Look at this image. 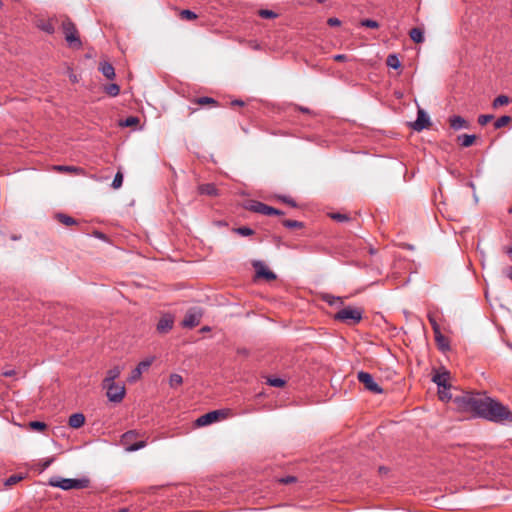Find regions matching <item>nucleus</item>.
<instances>
[{
  "label": "nucleus",
  "instance_id": "f257e3e1",
  "mask_svg": "<svg viewBox=\"0 0 512 512\" xmlns=\"http://www.w3.org/2000/svg\"><path fill=\"white\" fill-rule=\"evenodd\" d=\"M478 416L496 423H512V411L485 395L482 397Z\"/></svg>",
  "mask_w": 512,
  "mask_h": 512
},
{
  "label": "nucleus",
  "instance_id": "f03ea898",
  "mask_svg": "<svg viewBox=\"0 0 512 512\" xmlns=\"http://www.w3.org/2000/svg\"><path fill=\"white\" fill-rule=\"evenodd\" d=\"M483 395L465 393L454 398V403L458 409L463 411H472L478 415Z\"/></svg>",
  "mask_w": 512,
  "mask_h": 512
},
{
  "label": "nucleus",
  "instance_id": "7ed1b4c3",
  "mask_svg": "<svg viewBox=\"0 0 512 512\" xmlns=\"http://www.w3.org/2000/svg\"><path fill=\"white\" fill-rule=\"evenodd\" d=\"M49 484L53 487H58L63 490L82 489L87 487L88 480L53 477L49 480Z\"/></svg>",
  "mask_w": 512,
  "mask_h": 512
},
{
  "label": "nucleus",
  "instance_id": "20e7f679",
  "mask_svg": "<svg viewBox=\"0 0 512 512\" xmlns=\"http://www.w3.org/2000/svg\"><path fill=\"white\" fill-rule=\"evenodd\" d=\"M62 30L65 35V40L70 47L80 48L82 46L77 29L70 19H65L62 22Z\"/></svg>",
  "mask_w": 512,
  "mask_h": 512
},
{
  "label": "nucleus",
  "instance_id": "39448f33",
  "mask_svg": "<svg viewBox=\"0 0 512 512\" xmlns=\"http://www.w3.org/2000/svg\"><path fill=\"white\" fill-rule=\"evenodd\" d=\"M137 432L134 430H130L125 432L121 436V444L125 446V449L127 452H135L138 451L146 446V441H138V442H132L137 437Z\"/></svg>",
  "mask_w": 512,
  "mask_h": 512
},
{
  "label": "nucleus",
  "instance_id": "423d86ee",
  "mask_svg": "<svg viewBox=\"0 0 512 512\" xmlns=\"http://www.w3.org/2000/svg\"><path fill=\"white\" fill-rule=\"evenodd\" d=\"M103 388L106 389L107 397L111 402L119 403L125 396V387L115 382L103 384Z\"/></svg>",
  "mask_w": 512,
  "mask_h": 512
},
{
  "label": "nucleus",
  "instance_id": "0eeeda50",
  "mask_svg": "<svg viewBox=\"0 0 512 512\" xmlns=\"http://www.w3.org/2000/svg\"><path fill=\"white\" fill-rule=\"evenodd\" d=\"M358 381L364 388L372 393L379 394L382 392L379 384L374 380L373 376L367 372L360 371L357 374Z\"/></svg>",
  "mask_w": 512,
  "mask_h": 512
},
{
  "label": "nucleus",
  "instance_id": "6e6552de",
  "mask_svg": "<svg viewBox=\"0 0 512 512\" xmlns=\"http://www.w3.org/2000/svg\"><path fill=\"white\" fill-rule=\"evenodd\" d=\"M203 316L202 310L198 307L189 309L182 321V326L185 328L196 327Z\"/></svg>",
  "mask_w": 512,
  "mask_h": 512
},
{
  "label": "nucleus",
  "instance_id": "1a4fd4ad",
  "mask_svg": "<svg viewBox=\"0 0 512 512\" xmlns=\"http://www.w3.org/2000/svg\"><path fill=\"white\" fill-rule=\"evenodd\" d=\"M226 412L224 410H213L204 415H201L196 420V425L203 427L216 422L220 417H225Z\"/></svg>",
  "mask_w": 512,
  "mask_h": 512
},
{
  "label": "nucleus",
  "instance_id": "9d476101",
  "mask_svg": "<svg viewBox=\"0 0 512 512\" xmlns=\"http://www.w3.org/2000/svg\"><path fill=\"white\" fill-rule=\"evenodd\" d=\"M249 210L263 215H283L284 213L274 207L268 206L260 201H252Z\"/></svg>",
  "mask_w": 512,
  "mask_h": 512
},
{
  "label": "nucleus",
  "instance_id": "9b49d317",
  "mask_svg": "<svg viewBox=\"0 0 512 512\" xmlns=\"http://www.w3.org/2000/svg\"><path fill=\"white\" fill-rule=\"evenodd\" d=\"M431 121L429 115L421 108L417 111V119L411 124L413 130L420 132L423 129L429 128Z\"/></svg>",
  "mask_w": 512,
  "mask_h": 512
},
{
  "label": "nucleus",
  "instance_id": "f8f14e48",
  "mask_svg": "<svg viewBox=\"0 0 512 512\" xmlns=\"http://www.w3.org/2000/svg\"><path fill=\"white\" fill-rule=\"evenodd\" d=\"M152 364V359H146V360H143L141 361L135 369L132 370L130 376H129V381L130 382H134L136 380H138L141 376V374L143 373V371L147 370Z\"/></svg>",
  "mask_w": 512,
  "mask_h": 512
},
{
  "label": "nucleus",
  "instance_id": "ddd939ff",
  "mask_svg": "<svg viewBox=\"0 0 512 512\" xmlns=\"http://www.w3.org/2000/svg\"><path fill=\"white\" fill-rule=\"evenodd\" d=\"M450 373L448 371L437 372L432 380L438 385V388L450 387Z\"/></svg>",
  "mask_w": 512,
  "mask_h": 512
},
{
  "label": "nucleus",
  "instance_id": "4468645a",
  "mask_svg": "<svg viewBox=\"0 0 512 512\" xmlns=\"http://www.w3.org/2000/svg\"><path fill=\"white\" fill-rule=\"evenodd\" d=\"M256 268V274L257 277L265 278L267 280H274L276 279V275L274 272L270 271L267 267H265L261 262L255 263Z\"/></svg>",
  "mask_w": 512,
  "mask_h": 512
},
{
  "label": "nucleus",
  "instance_id": "2eb2a0df",
  "mask_svg": "<svg viewBox=\"0 0 512 512\" xmlns=\"http://www.w3.org/2000/svg\"><path fill=\"white\" fill-rule=\"evenodd\" d=\"M173 323V318L170 315H165L159 320L157 324V331L159 333H166L172 329Z\"/></svg>",
  "mask_w": 512,
  "mask_h": 512
},
{
  "label": "nucleus",
  "instance_id": "dca6fc26",
  "mask_svg": "<svg viewBox=\"0 0 512 512\" xmlns=\"http://www.w3.org/2000/svg\"><path fill=\"white\" fill-rule=\"evenodd\" d=\"M450 127L454 130H460L462 128H469V122L461 116H452L449 118Z\"/></svg>",
  "mask_w": 512,
  "mask_h": 512
},
{
  "label": "nucleus",
  "instance_id": "f3484780",
  "mask_svg": "<svg viewBox=\"0 0 512 512\" xmlns=\"http://www.w3.org/2000/svg\"><path fill=\"white\" fill-rule=\"evenodd\" d=\"M99 71L107 78L113 79L115 77V69L109 62H100Z\"/></svg>",
  "mask_w": 512,
  "mask_h": 512
},
{
  "label": "nucleus",
  "instance_id": "a211bd4d",
  "mask_svg": "<svg viewBox=\"0 0 512 512\" xmlns=\"http://www.w3.org/2000/svg\"><path fill=\"white\" fill-rule=\"evenodd\" d=\"M85 423V416L82 413H74L69 417L68 424L72 428H80Z\"/></svg>",
  "mask_w": 512,
  "mask_h": 512
},
{
  "label": "nucleus",
  "instance_id": "6ab92c4d",
  "mask_svg": "<svg viewBox=\"0 0 512 512\" xmlns=\"http://www.w3.org/2000/svg\"><path fill=\"white\" fill-rule=\"evenodd\" d=\"M199 193L203 195H209V196H217L218 190L216 186L213 183H206L202 184L198 188Z\"/></svg>",
  "mask_w": 512,
  "mask_h": 512
},
{
  "label": "nucleus",
  "instance_id": "aec40b11",
  "mask_svg": "<svg viewBox=\"0 0 512 512\" xmlns=\"http://www.w3.org/2000/svg\"><path fill=\"white\" fill-rule=\"evenodd\" d=\"M121 374V368L119 366H114L113 368L107 371V375L103 380V384L112 383L116 378H118Z\"/></svg>",
  "mask_w": 512,
  "mask_h": 512
},
{
  "label": "nucleus",
  "instance_id": "412c9836",
  "mask_svg": "<svg viewBox=\"0 0 512 512\" xmlns=\"http://www.w3.org/2000/svg\"><path fill=\"white\" fill-rule=\"evenodd\" d=\"M409 36L415 43H422L424 41V32L421 28L415 27L411 29Z\"/></svg>",
  "mask_w": 512,
  "mask_h": 512
},
{
  "label": "nucleus",
  "instance_id": "4be33fe9",
  "mask_svg": "<svg viewBox=\"0 0 512 512\" xmlns=\"http://www.w3.org/2000/svg\"><path fill=\"white\" fill-rule=\"evenodd\" d=\"M457 140L460 141L461 146L470 147L474 144V142L476 140V136L463 134V135L458 136Z\"/></svg>",
  "mask_w": 512,
  "mask_h": 512
},
{
  "label": "nucleus",
  "instance_id": "5701e85b",
  "mask_svg": "<svg viewBox=\"0 0 512 512\" xmlns=\"http://www.w3.org/2000/svg\"><path fill=\"white\" fill-rule=\"evenodd\" d=\"M56 218L60 223L66 225V226H71V225L76 224V220L74 218H72L71 216H68L66 214H63V213H58L56 215Z\"/></svg>",
  "mask_w": 512,
  "mask_h": 512
},
{
  "label": "nucleus",
  "instance_id": "b1692460",
  "mask_svg": "<svg viewBox=\"0 0 512 512\" xmlns=\"http://www.w3.org/2000/svg\"><path fill=\"white\" fill-rule=\"evenodd\" d=\"M56 171L68 173H81L82 169L76 166L57 165L54 167Z\"/></svg>",
  "mask_w": 512,
  "mask_h": 512
},
{
  "label": "nucleus",
  "instance_id": "393cba45",
  "mask_svg": "<svg viewBox=\"0 0 512 512\" xmlns=\"http://www.w3.org/2000/svg\"><path fill=\"white\" fill-rule=\"evenodd\" d=\"M386 64L388 67L393 68V69H398L401 67L400 60L398 59V57L395 54L388 55V57L386 59Z\"/></svg>",
  "mask_w": 512,
  "mask_h": 512
},
{
  "label": "nucleus",
  "instance_id": "a878e982",
  "mask_svg": "<svg viewBox=\"0 0 512 512\" xmlns=\"http://www.w3.org/2000/svg\"><path fill=\"white\" fill-rule=\"evenodd\" d=\"M335 318L338 320L352 319V308L346 307V308L342 309L335 315Z\"/></svg>",
  "mask_w": 512,
  "mask_h": 512
},
{
  "label": "nucleus",
  "instance_id": "bb28decb",
  "mask_svg": "<svg viewBox=\"0 0 512 512\" xmlns=\"http://www.w3.org/2000/svg\"><path fill=\"white\" fill-rule=\"evenodd\" d=\"M104 90L109 96L112 97H116L120 93V87L115 83L105 86Z\"/></svg>",
  "mask_w": 512,
  "mask_h": 512
},
{
  "label": "nucleus",
  "instance_id": "cd10ccee",
  "mask_svg": "<svg viewBox=\"0 0 512 512\" xmlns=\"http://www.w3.org/2000/svg\"><path fill=\"white\" fill-rule=\"evenodd\" d=\"M182 383H183V378L181 375L176 374V373H173L170 375V378H169L170 387L176 388V387L180 386Z\"/></svg>",
  "mask_w": 512,
  "mask_h": 512
},
{
  "label": "nucleus",
  "instance_id": "c85d7f7f",
  "mask_svg": "<svg viewBox=\"0 0 512 512\" xmlns=\"http://www.w3.org/2000/svg\"><path fill=\"white\" fill-rule=\"evenodd\" d=\"M512 121V118L510 116L504 115L498 118L495 123L494 127L496 129L502 128L504 126H507Z\"/></svg>",
  "mask_w": 512,
  "mask_h": 512
},
{
  "label": "nucleus",
  "instance_id": "c756f323",
  "mask_svg": "<svg viewBox=\"0 0 512 512\" xmlns=\"http://www.w3.org/2000/svg\"><path fill=\"white\" fill-rule=\"evenodd\" d=\"M510 102L509 98L506 95H499L493 101V107L498 108L500 106L507 105Z\"/></svg>",
  "mask_w": 512,
  "mask_h": 512
},
{
  "label": "nucleus",
  "instance_id": "7c9ffc66",
  "mask_svg": "<svg viewBox=\"0 0 512 512\" xmlns=\"http://www.w3.org/2000/svg\"><path fill=\"white\" fill-rule=\"evenodd\" d=\"M38 27L48 34H53L55 32V27L51 21L41 22Z\"/></svg>",
  "mask_w": 512,
  "mask_h": 512
},
{
  "label": "nucleus",
  "instance_id": "2f4dec72",
  "mask_svg": "<svg viewBox=\"0 0 512 512\" xmlns=\"http://www.w3.org/2000/svg\"><path fill=\"white\" fill-rule=\"evenodd\" d=\"M449 389H450V387L439 388L438 395H439L440 400L448 401L452 398V396L449 392Z\"/></svg>",
  "mask_w": 512,
  "mask_h": 512
},
{
  "label": "nucleus",
  "instance_id": "473e14b6",
  "mask_svg": "<svg viewBox=\"0 0 512 512\" xmlns=\"http://www.w3.org/2000/svg\"><path fill=\"white\" fill-rule=\"evenodd\" d=\"M323 300L325 302H327L331 306L337 305V304L341 303V298L340 297H335V296L330 295V294H325L323 296Z\"/></svg>",
  "mask_w": 512,
  "mask_h": 512
},
{
  "label": "nucleus",
  "instance_id": "72a5a7b5",
  "mask_svg": "<svg viewBox=\"0 0 512 512\" xmlns=\"http://www.w3.org/2000/svg\"><path fill=\"white\" fill-rule=\"evenodd\" d=\"M235 232L241 236H250L254 234L253 229L247 226H241L235 229Z\"/></svg>",
  "mask_w": 512,
  "mask_h": 512
},
{
  "label": "nucleus",
  "instance_id": "f704fd0d",
  "mask_svg": "<svg viewBox=\"0 0 512 512\" xmlns=\"http://www.w3.org/2000/svg\"><path fill=\"white\" fill-rule=\"evenodd\" d=\"M122 183H123V175L121 172H117L112 181V187L114 189H118L122 186Z\"/></svg>",
  "mask_w": 512,
  "mask_h": 512
},
{
  "label": "nucleus",
  "instance_id": "c9c22d12",
  "mask_svg": "<svg viewBox=\"0 0 512 512\" xmlns=\"http://www.w3.org/2000/svg\"><path fill=\"white\" fill-rule=\"evenodd\" d=\"M267 383L273 387H282L284 386L285 381L282 378L272 377L267 379Z\"/></svg>",
  "mask_w": 512,
  "mask_h": 512
},
{
  "label": "nucleus",
  "instance_id": "e433bc0d",
  "mask_svg": "<svg viewBox=\"0 0 512 512\" xmlns=\"http://www.w3.org/2000/svg\"><path fill=\"white\" fill-rule=\"evenodd\" d=\"M283 225L286 227V228H301L303 226V224L299 221H296V220H290V219H286L283 221Z\"/></svg>",
  "mask_w": 512,
  "mask_h": 512
},
{
  "label": "nucleus",
  "instance_id": "4c0bfd02",
  "mask_svg": "<svg viewBox=\"0 0 512 512\" xmlns=\"http://www.w3.org/2000/svg\"><path fill=\"white\" fill-rule=\"evenodd\" d=\"M138 123H139V119L137 117L130 116V117H127L121 123V125L124 126V127H131V126L136 125Z\"/></svg>",
  "mask_w": 512,
  "mask_h": 512
},
{
  "label": "nucleus",
  "instance_id": "58836bf2",
  "mask_svg": "<svg viewBox=\"0 0 512 512\" xmlns=\"http://www.w3.org/2000/svg\"><path fill=\"white\" fill-rule=\"evenodd\" d=\"M196 102L199 104V105H206V104H214L216 105L217 102L215 99L211 98V97H207V96H204V97H199Z\"/></svg>",
  "mask_w": 512,
  "mask_h": 512
},
{
  "label": "nucleus",
  "instance_id": "ea45409f",
  "mask_svg": "<svg viewBox=\"0 0 512 512\" xmlns=\"http://www.w3.org/2000/svg\"><path fill=\"white\" fill-rule=\"evenodd\" d=\"M360 24H361V26L371 28V29H376L379 27V24L377 21L370 20V19L363 20L360 22Z\"/></svg>",
  "mask_w": 512,
  "mask_h": 512
},
{
  "label": "nucleus",
  "instance_id": "a19ab883",
  "mask_svg": "<svg viewBox=\"0 0 512 512\" xmlns=\"http://www.w3.org/2000/svg\"><path fill=\"white\" fill-rule=\"evenodd\" d=\"M259 16L267 19V18H275L277 16V14L272 10L261 9L259 11Z\"/></svg>",
  "mask_w": 512,
  "mask_h": 512
},
{
  "label": "nucleus",
  "instance_id": "79ce46f5",
  "mask_svg": "<svg viewBox=\"0 0 512 512\" xmlns=\"http://www.w3.org/2000/svg\"><path fill=\"white\" fill-rule=\"evenodd\" d=\"M181 17L187 20H194L197 18V15L193 11L186 9L181 11Z\"/></svg>",
  "mask_w": 512,
  "mask_h": 512
},
{
  "label": "nucleus",
  "instance_id": "37998d69",
  "mask_svg": "<svg viewBox=\"0 0 512 512\" xmlns=\"http://www.w3.org/2000/svg\"><path fill=\"white\" fill-rule=\"evenodd\" d=\"M329 216L336 220V221H339V222H344V221H348L349 220V217L348 215L346 214H341V213H330Z\"/></svg>",
  "mask_w": 512,
  "mask_h": 512
},
{
  "label": "nucleus",
  "instance_id": "c03bdc74",
  "mask_svg": "<svg viewBox=\"0 0 512 512\" xmlns=\"http://www.w3.org/2000/svg\"><path fill=\"white\" fill-rule=\"evenodd\" d=\"M30 427L34 430L42 431L46 428V424L40 421H32L30 422Z\"/></svg>",
  "mask_w": 512,
  "mask_h": 512
},
{
  "label": "nucleus",
  "instance_id": "a18cd8bd",
  "mask_svg": "<svg viewBox=\"0 0 512 512\" xmlns=\"http://www.w3.org/2000/svg\"><path fill=\"white\" fill-rule=\"evenodd\" d=\"M22 479L21 476H18V475H12L10 476L6 481H5V485L7 486H11V485H14L16 484L18 481H20Z\"/></svg>",
  "mask_w": 512,
  "mask_h": 512
},
{
  "label": "nucleus",
  "instance_id": "49530a36",
  "mask_svg": "<svg viewBox=\"0 0 512 512\" xmlns=\"http://www.w3.org/2000/svg\"><path fill=\"white\" fill-rule=\"evenodd\" d=\"M493 119V115H480L478 117V123L480 125H486Z\"/></svg>",
  "mask_w": 512,
  "mask_h": 512
},
{
  "label": "nucleus",
  "instance_id": "de8ad7c7",
  "mask_svg": "<svg viewBox=\"0 0 512 512\" xmlns=\"http://www.w3.org/2000/svg\"><path fill=\"white\" fill-rule=\"evenodd\" d=\"M429 321L433 327V330H434V333L435 334H439V337H442V334L440 332V328H439V325L437 324V322L435 321V319H433L432 317L429 318Z\"/></svg>",
  "mask_w": 512,
  "mask_h": 512
},
{
  "label": "nucleus",
  "instance_id": "09e8293b",
  "mask_svg": "<svg viewBox=\"0 0 512 512\" xmlns=\"http://www.w3.org/2000/svg\"><path fill=\"white\" fill-rule=\"evenodd\" d=\"M296 481V477L294 476H286L279 479V482L282 484H290Z\"/></svg>",
  "mask_w": 512,
  "mask_h": 512
},
{
  "label": "nucleus",
  "instance_id": "8fccbe9b",
  "mask_svg": "<svg viewBox=\"0 0 512 512\" xmlns=\"http://www.w3.org/2000/svg\"><path fill=\"white\" fill-rule=\"evenodd\" d=\"M362 319V310L354 308V325Z\"/></svg>",
  "mask_w": 512,
  "mask_h": 512
},
{
  "label": "nucleus",
  "instance_id": "3c124183",
  "mask_svg": "<svg viewBox=\"0 0 512 512\" xmlns=\"http://www.w3.org/2000/svg\"><path fill=\"white\" fill-rule=\"evenodd\" d=\"M281 201H283L284 203H287L289 205H291L292 207H295L296 206V203L293 199L287 197V196H281L280 197Z\"/></svg>",
  "mask_w": 512,
  "mask_h": 512
},
{
  "label": "nucleus",
  "instance_id": "603ef678",
  "mask_svg": "<svg viewBox=\"0 0 512 512\" xmlns=\"http://www.w3.org/2000/svg\"><path fill=\"white\" fill-rule=\"evenodd\" d=\"M327 23L330 26H338V25H340V20L338 18L332 17V18L328 19Z\"/></svg>",
  "mask_w": 512,
  "mask_h": 512
},
{
  "label": "nucleus",
  "instance_id": "864d4df0",
  "mask_svg": "<svg viewBox=\"0 0 512 512\" xmlns=\"http://www.w3.org/2000/svg\"><path fill=\"white\" fill-rule=\"evenodd\" d=\"M54 461L53 458H48L46 459L43 463H42V470H45L47 469L51 464L52 462Z\"/></svg>",
  "mask_w": 512,
  "mask_h": 512
},
{
  "label": "nucleus",
  "instance_id": "5fc2aeb1",
  "mask_svg": "<svg viewBox=\"0 0 512 512\" xmlns=\"http://www.w3.org/2000/svg\"><path fill=\"white\" fill-rule=\"evenodd\" d=\"M435 339L439 343V345L443 348L445 337L443 335H442V337H439V334H435Z\"/></svg>",
  "mask_w": 512,
  "mask_h": 512
},
{
  "label": "nucleus",
  "instance_id": "6e6d98bb",
  "mask_svg": "<svg viewBox=\"0 0 512 512\" xmlns=\"http://www.w3.org/2000/svg\"><path fill=\"white\" fill-rule=\"evenodd\" d=\"M346 58H347V56L344 55V54H337V55L333 56V59L336 60V61H342V60H344Z\"/></svg>",
  "mask_w": 512,
  "mask_h": 512
},
{
  "label": "nucleus",
  "instance_id": "4d7b16f0",
  "mask_svg": "<svg viewBox=\"0 0 512 512\" xmlns=\"http://www.w3.org/2000/svg\"><path fill=\"white\" fill-rule=\"evenodd\" d=\"M505 274L508 278H510L512 280V266L508 267L506 270H505Z\"/></svg>",
  "mask_w": 512,
  "mask_h": 512
},
{
  "label": "nucleus",
  "instance_id": "13d9d810",
  "mask_svg": "<svg viewBox=\"0 0 512 512\" xmlns=\"http://www.w3.org/2000/svg\"><path fill=\"white\" fill-rule=\"evenodd\" d=\"M14 370H7L5 372H3V375L6 376V377H11L14 375Z\"/></svg>",
  "mask_w": 512,
  "mask_h": 512
},
{
  "label": "nucleus",
  "instance_id": "bf43d9fd",
  "mask_svg": "<svg viewBox=\"0 0 512 512\" xmlns=\"http://www.w3.org/2000/svg\"><path fill=\"white\" fill-rule=\"evenodd\" d=\"M231 105L243 106L244 102L242 100H234L231 102Z\"/></svg>",
  "mask_w": 512,
  "mask_h": 512
},
{
  "label": "nucleus",
  "instance_id": "052dcab7",
  "mask_svg": "<svg viewBox=\"0 0 512 512\" xmlns=\"http://www.w3.org/2000/svg\"><path fill=\"white\" fill-rule=\"evenodd\" d=\"M299 110H300L301 112H303V113H310L309 108H306V107H302V106H301V107H299Z\"/></svg>",
  "mask_w": 512,
  "mask_h": 512
},
{
  "label": "nucleus",
  "instance_id": "680f3d73",
  "mask_svg": "<svg viewBox=\"0 0 512 512\" xmlns=\"http://www.w3.org/2000/svg\"><path fill=\"white\" fill-rule=\"evenodd\" d=\"M20 238H21L20 236H16V235L11 236V239L14 240V241H17Z\"/></svg>",
  "mask_w": 512,
  "mask_h": 512
},
{
  "label": "nucleus",
  "instance_id": "e2e57ef3",
  "mask_svg": "<svg viewBox=\"0 0 512 512\" xmlns=\"http://www.w3.org/2000/svg\"><path fill=\"white\" fill-rule=\"evenodd\" d=\"M379 471H380V473H386L387 469L385 467H380Z\"/></svg>",
  "mask_w": 512,
  "mask_h": 512
},
{
  "label": "nucleus",
  "instance_id": "0e129e2a",
  "mask_svg": "<svg viewBox=\"0 0 512 512\" xmlns=\"http://www.w3.org/2000/svg\"><path fill=\"white\" fill-rule=\"evenodd\" d=\"M369 252H370L371 254H373V253H374V249H373V248H370V249H369Z\"/></svg>",
  "mask_w": 512,
  "mask_h": 512
},
{
  "label": "nucleus",
  "instance_id": "69168bd1",
  "mask_svg": "<svg viewBox=\"0 0 512 512\" xmlns=\"http://www.w3.org/2000/svg\"><path fill=\"white\" fill-rule=\"evenodd\" d=\"M2 5V1L0 0V6Z\"/></svg>",
  "mask_w": 512,
  "mask_h": 512
}]
</instances>
